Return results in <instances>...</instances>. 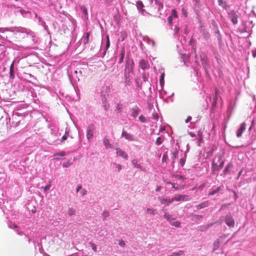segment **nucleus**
I'll return each mask as SVG.
<instances>
[{
  "instance_id": "nucleus-42",
  "label": "nucleus",
  "mask_w": 256,
  "mask_h": 256,
  "mask_svg": "<svg viewBox=\"0 0 256 256\" xmlns=\"http://www.w3.org/2000/svg\"><path fill=\"white\" fill-rule=\"evenodd\" d=\"M103 216L104 217V218H106L108 216H109V212L108 211H104V212H103Z\"/></svg>"
},
{
  "instance_id": "nucleus-29",
  "label": "nucleus",
  "mask_w": 256,
  "mask_h": 256,
  "mask_svg": "<svg viewBox=\"0 0 256 256\" xmlns=\"http://www.w3.org/2000/svg\"><path fill=\"white\" fill-rule=\"evenodd\" d=\"M110 38H109V36L108 35L106 36V50H107L108 48L110 47Z\"/></svg>"
},
{
  "instance_id": "nucleus-31",
  "label": "nucleus",
  "mask_w": 256,
  "mask_h": 256,
  "mask_svg": "<svg viewBox=\"0 0 256 256\" xmlns=\"http://www.w3.org/2000/svg\"><path fill=\"white\" fill-rule=\"evenodd\" d=\"M218 1L220 6L223 8L226 6V2L223 0H218Z\"/></svg>"
},
{
  "instance_id": "nucleus-25",
  "label": "nucleus",
  "mask_w": 256,
  "mask_h": 256,
  "mask_svg": "<svg viewBox=\"0 0 256 256\" xmlns=\"http://www.w3.org/2000/svg\"><path fill=\"white\" fill-rule=\"evenodd\" d=\"M76 213L75 210L72 208H69L68 214L70 216H72L74 215Z\"/></svg>"
},
{
  "instance_id": "nucleus-5",
  "label": "nucleus",
  "mask_w": 256,
  "mask_h": 256,
  "mask_svg": "<svg viewBox=\"0 0 256 256\" xmlns=\"http://www.w3.org/2000/svg\"><path fill=\"white\" fill-rule=\"evenodd\" d=\"M116 152L118 156H122L126 160L128 158V154L120 148H116Z\"/></svg>"
},
{
  "instance_id": "nucleus-35",
  "label": "nucleus",
  "mask_w": 256,
  "mask_h": 256,
  "mask_svg": "<svg viewBox=\"0 0 256 256\" xmlns=\"http://www.w3.org/2000/svg\"><path fill=\"white\" fill-rule=\"evenodd\" d=\"M137 6L138 8H142L144 7V4L142 1H138L137 2Z\"/></svg>"
},
{
  "instance_id": "nucleus-36",
  "label": "nucleus",
  "mask_w": 256,
  "mask_h": 256,
  "mask_svg": "<svg viewBox=\"0 0 256 256\" xmlns=\"http://www.w3.org/2000/svg\"><path fill=\"white\" fill-rule=\"evenodd\" d=\"M68 132H66L65 135L62 136V142H64V140H66L67 139V138H68L67 135H68Z\"/></svg>"
},
{
  "instance_id": "nucleus-63",
  "label": "nucleus",
  "mask_w": 256,
  "mask_h": 256,
  "mask_svg": "<svg viewBox=\"0 0 256 256\" xmlns=\"http://www.w3.org/2000/svg\"><path fill=\"white\" fill-rule=\"evenodd\" d=\"M154 117H155L156 119H158V114H156V116H154Z\"/></svg>"
},
{
  "instance_id": "nucleus-43",
  "label": "nucleus",
  "mask_w": 256,
  "mask_h": 256,
  "mask_svg": "<svg viewBox=\"0 0 256 256\" xmlns=\"http://www.w3.org/2000/svg\"><path fill=\"white\" fill-rule=\"evenodd\" d=\"M172 14L173 16H174L175 18L177 17V13H176V10L173 9L172 10Z\"/></svg>"
},
{
  "instance_id": "nucleus-1",
  "label": "nucleus",
  "mask_w": 256,
  "mask_h": 256,
  "mask_svg": "<svg viewBox=\"0 0 256 256\" xmlns=\"http://www.w3.org/2000/svg\"><path fill=\"white\" fill-rule=\"evenodd\" d=\"M173 202L176 201H184L188 200H190L189 196L185 194H178L172 198Z\"/></svg>"
},
{
  "instance_id": "nucleus-46",
  "label": "nucleus",
  "mask_w": 256,
  "mask_h": 256,
  "mask_svg": "<svg viewBox=\"0 0 256 256\" xmlns=\"http://www.w3.org/2000/svg\"><path fill=\"white\" fill-rule=\"evenodd\" d=\"M192 116H188L187 118L185 120V122L188 123L192 120Z\"/></svg>"
},
{
  "instance_id": "nucleus-18",
  "label": "nucleus",
  "mask_w": 256,
  "mask_h": 256,
  "mask_svg": "<svg viewBox=\"0 0 256 256\" xmlns=\"http://www.w3.org/2000/svg\"><path fill=\"white\" fill-rule=\"evenodd\" d=\"M132 163L134 166V167L140 168V170H142V166L140 164H138V161L136 160H132Z\"/></svg>"
},
{
  "instance_id": "nucleus-13",
  "label": "nucleus",
  "mask_w": 256,
  "mask_h": 256,
  "mask_svg": "<svg viewBox=\"0 0 256 256\" xmlns=\"http://www.w3.org/2000/svg\"><path fill=\"white\" fill-rule=\"evenodd\" d=\"M233 167V165L230 163L228 164L226 166L224 170V174H226L228 172H230V170Z\"/></svg>"
},
{
  "instance_id": "nucleus-41",
  "label": "nucleus",
  "mask_w": 256,
  "mask_h": 256,
  "mask_svg": "<svg viewBox=\"0 0 256 256\" xmlns=\"http://www.w3.org/2000/svg\"><path fill=\"white\" fill-rule=\"evenodd\" d=\"M119 245L122 247H124L125 246V242L123 240H120L119 242Z\"/></svg>"
},
{
  "instance_id": "nucleus-49",
  "label": "nucleus",
  "mask_w": 256,
  "mask_h": 256,
  "mask_svg": "<svg viewBox=\"0 0 256 256\" xmlns=\"http://www.w3.org/2000/svg\"><path fill=\"white\" fill-rule=\"evenodd\" d=\"M176 178H177L178 180H183L184 179V177L180 175H177L176 176Z\"/></svg>"
},
{
  "instance_id": "nucleus-3",
  "label": "nucleus",
  "mask_w": 256,
  "mask_h": 256,
  "mask_svg": "<svg viewBox=\"0 0 256 256\" xmlns=\"http://www.w3.org/2000/svg\"><path fill=\"white\" fill-rule=\"evenodd\" d=\"M94 125L92 124H91L90 125L87 130V138L88 140H90L91 138L93 136V133H94Z\"/></svg>"
},
{
  "instance_id": "nucleus-24",
  "label": "nucleus",
  "mask_w": 256,
  "mask_h": 256,
  "mask_svg": "<svg viewBox=\"0 0 256 256\" xmlns=\"http://www.w3.org/2000/svg\"><path fill=\"white\" fill-rule=\"evenodd\" d=\"M89 36H90V33L86 32V36L84 38V44H86L88 42L89 40Z\"/></svg>"
},
{
  "instance_id": "nucleus-50",
  "label": "nucleus",
  "mask_w": 256,
  "mask_h": 256,
  "mask_svg": "<svg viewBox=\"0 0 256 256\" xmlns=\"http://www.w3.org/2000/svg\"><path fill=\"white\" fill-rule=\"evenodd\" d=\"M128 70V72H130V71H132V68H128V65H127V66H126V70Z\"/></svg>"
},
{
  "instance_id": "nucleus-57",
  "label": "nucleus",
  "mask_w": 256,
  "mask_h": 256,
  "mask_svg": "<svg viewBox=\"0 0 256 256\" xmlns=\"http://www.w3.org/2000/svg\"><path fill=\"white\" fill-rule=\"evenodd\" d=\"M212 168H214V166H216V164H215L214 162H212Z\"/></svg>"
},
{
  "instance_id": "nucleus-6",
  "label": "nucleus",
  "mask_w": 256,
  "mask_h": 256,
  "mask_svg": "<svg viewBox=\"0 0 256 256\" xmlns=\"http://www.w3.org/2000/svg\"><path fill=\"white\" fill-rule=\"evenodd\" d=\"M246 124L245 122H243L241 124L240 128L238 130L236 136L240 137L243 132L246 130Z\"/></svg>"
},
{
  "instance_id": "nucleus-23",
  "label": "nucleus",
  "mask_w": 256,
  "mask_h": 256,
  "mask_svg": "<svg viewBox=\"0 0 256 256\" xmlns=\"http://www.w3.org/2000/svg\"><path fill=\"white\" fill-rule=\"evenodd\" d=\"M146 212L152 215H154L156 214V210L148 208L146 209Z\"/></svg>"
},
{
  "instance_id": "nucleus-62",
  "label": "nucleus",
  "mask_w": 256,
  "mask_h": 256,
  "mask_svg": "<svg viewBox=\"0 0 256 256\" xmlns=\"http://www.w3.org/2000/svg\"><path fill=\"white\" fill-rule=\"evenodd\" d=\"M13 227H14V228H18V226H17L16 224H14V225H13Z\"/></svg>"
},
{
  "instance_id": "nucleus-58",
  "label": "nucleus",
  "mask_w": 256,
  "mask_h": 256,
  "mask_svg": "<svg viewBox=\"0 0 256 256\" xmlns=\"http://www.w3.org/2000/svg\"><path fill=\"white\" fill-rule=\"evenodd\" d=\"M223 164H224V162H222L220 166V168H222L223 166Z\"/></svg>"
},
{
  "instance_id": "nucleus-2",
  "label": "nucleus",
  "mask_w": 256,
  "mask_h": 256,
  "mask_svg": "<svg viewBox=\"0 0 256 256\" xmlns=\"http://www.w3.org/2000/svg\"><path fill=\"white\" fill-rule=\"evenodd\" d=\"M102 100L103 102L104 107L105 110L108 111L110 108V105L108 102L106 94H104V92H100Z\"/></svg>"
},
{
  "instance_id": "nucleus-39",
  "label": "nucleus",
  "mask_w": 256,
  "mask_h": 256,
  "mask_svg": "<svg viewBox=\"0 0 256 256\" xmlns=\"http://www.w3.org/2000/svg\"><path fill=\"white\" fill-rule=\"evenodd\" d=\"M139 119L142 122H146V118L142 115L139 117Z\"/></svg>"
},
{
  "instance_id": "nucleus-52",
  "label": "nucleus",
  "mask_w": 256,
  "mask_h": 256,
  "mask_svg": "<svg viewBox=\"0 0 256 256\" xmlns=\"http://www.w3.org/2000/svg\"><path fill=\"white\" fill-rule=\"evenodd\" d=\"M180 164L182 165V166H184V162L182 158L180 159Z\"/></svg>"
},
{
  "instance_id": "nucleus-55",
  "label": "nucleus",
  "mask_w": 256,
  "mask_h": 256,
  "mask_svg": "<svg viewBox=\"0 0 256 256\" xmlns=\"http://www.w3.org/2000/svg\"><path fill=\"white\" fill-rule=\"evenodd\" d=\"M198 136H200V140H202V133L200 132H198Z\"/></svg>"
},
{
  "instance_id": "nucleus-56",
  "label": "nucleus",
  "mask_w": 256,
  "mask_h": 256,
  "mask_svg": "<svg viewBox=\"0 0 256 256\" xmlns=\"http://www.w3.org/2000/svg\"><path fill=\"white\" fill-rule=\"evenodd\" d=\"M160 189H161V186H158V188L156 189V192L160 191Z\"/></svg>"
},
{
  "instance_id": "nucleus-32",
  "label": "nucleus",
  "mask_w": 256,
  "mask_h": 256,
  "mask_svg": "<svg viewBox=\"0 0 256 256\" xmlns=\"http://www.w3.org/2000/svg\"><path fill=\"white\" fill-rule=\"evenodd\" d=\"M155 3H156V4L158 5V6H159L158 8H159V9H160V8H162V7H163V4H162L160 2V0H155Z\"/></svg>"
},
{
  "instance_id": "nucleus-14",
  "label": "nucleus",
  "mask_w": 256,
  "mask_h": 256,
  "mask_svg": "<svg viewBox=\"0 0 256 256\" xmlns=\"http://www.w3.org/2000/svg\"><path fill=\"white\" fill-rule=\"evenodd\" d=\"M140 110L138 108H132V116L136 118L139 114Z\"/></svg>"
},
{
  "instance_id": "nucleus-4",
  "label": "nucleus",
  "mask_w": 256,
  "mask_h": 256,
  "mask_svg": "<svg viewBox=\"0 0 256 256\" xmlns=\"http://www.w3.org/2000/svg\"><path fill=\"white\" fill-rule=\"evenodd\" d=\"M225 222L226 224L230 227L233 228L234 226V221L231 216H226Z\"/></svg>"
},
{
  "instance_id": "nucleus-28",
  "label": "nucleus",
  "mask_w": 256,
  "mask_h": 256,
  "mask_svg": "<svg viewBox=\"0 0 256 256\" xmlns=\"http://www.w3.org/2000/svg\"><path fill=\"white\" fill-rule=\"evenodd\" d=\"M90 244L91 246L92 250L94 252H96V250H97V248H96V244H94V243L92 242H90Z\"/></svg>"
},
{
  "instance_id": "nucleus-21",
  "label": "nucleus",
  "mask_w": 256,
  "mask_h": 256,
  "mask_svg": "<svg viewBox=\"0 0 256 256\" xmlns=\"http://www.w3.org/2000/svg\"><path fill=\"white\" fill-rule=\"evenodd\" d=\"M218 90H215V97L214 98L213 102H212V106H214L216 105V100H217V94H218Z\"/></svg>"
},
{
  "instance_id": "nucleus-45",
  "label": "nucleus",
  "mask_w": 256,
  "mask_h": 256,
  "mask_svg": "<svg viewBox=\"0 0 256 256\" xmlns=\"http://www.w3.org/2000/svg\"><path fill=\"white\" fill-rule=\"evenodd\" d=\"M204 36L205 38H208L210 37L209 34L207 32L204 33Z\"/></svg>"
},
{
  "instance_id": "nucleus-15",
  "label": "nucleus",
  "mask_w": 256,
  "mask_h": 256,
  "mask_svg": "<svg viewBox=\"0 0 256 256\" xmlns=\"http://www.w3.org/2000/svg\"><path fill=\"white\" fill-rule=\"evenodd\" d=\"M171 225L174 226L176 227H180V222L175 220L174 218H172V220L170 222Z\"/></svg>"
},
{
  "instance_id": "nucleus-12",
  "label": "nucleus",
  "mask_w": 256,
  "mask_h": 256,
  "mask_svg": "<svg viewBox=\"0 0 256 256\" xmlns=\"http://www.w3.org/2000/svg\"><path fill=\"white\" fill-rule=\"evenodd\" d=\"M231 21L234 24H236L238 22V16L235 14H232L230 16Z\"/></svg>"
},
{
  "instance_id": "nucleus-10",
  "label": "nucleus",
  "mask_w": 256,
  "mask_h": 256,
  "mask_svg": "<svg viewBox=\"0 0 256 256\" xmlns=\"http://www.w3.org/2000/svg\"><path fill=\"white\" fill-rule=\"evenodd\" d=\"M208 204H209L208 201H206V202H202L200 203V204L197 205L196 206V208L198 210L202 209V208H204L208 206Z\"/></svg>"
},
{
  "instance_id": "nucleus-33",
  "label": "nucleus",
  "mask_w": 256,
  "mask_h": 256,
  "mask_svg": "<svg viewBox=\"0 0 256 256\" xmlns=\"http://www.w3.org/2000/svg\"><path fill=\"white\" fill-rule=\"evenodd\" d=\"M122 108V104H118L116 106V110L119 112H121Z\"/></svg>"
},
{
  "instance_id": "nucleus-22",
  "label": "nucleus",
  "mask_w": 256,
  "mask_h": 256,
  "mask_svg": "<svg viewBox=\"0 0 256 256\" xmlns=\"http://www.w3.org/2000/svg\"><path fill=\"white\" fill-rule=\"evenodd\" d=\"M164 74L162 73L160 75V83L161 86H162L164 84Z\"/></svg>"
},
{
  "instance_id": "nucleus-44",
  "label": "nucleus",
  "mask_w": 256,
  "mask_h": 256,
  "mask_svg": "<svg viewBox=\"0 0 256 256\" xmlns=\"http://www.w3.org/2000/svg\"><path fill=\"white\" fill-rule=\"evenodd\" d=\"M218 244H219L218 241H217V242H214V250H216L218 247Z\"/></svg>"
},
{
  "instance_id": "nucleus-9",
  "label": "nucleus",
  "mask_w": 256,
  "mask_h": 256,
  "mask_svg": "<svg viewBox=\"0 0 256 256\" xmlns=\"http://www.w3.org/2000/svg\"><path fill=\"white\" fill-rule=\"evenodd\" d=\"M162 204H166V205H168L170 204L173 202L172 198L171 199H167L164 198H158Z\"/></svg>"
},
{
  "instance_id": "nucleus-16",
  "label": "nucleus",
  "mask_w": 256,
  "mask_h": 256,
  "mask_svg": "<svg viewBox=\"0 0 256 256\" xmlns=\"http://www.w3.org/2000/svg\"><path fill=\"white\" fill-rule=\"evenodd\" d=\"M104 92V94H108L110 92V86H106L102 88V90L101 92Z\"/></svg>"
},
{
  "instance_id": "nucleus-54",
  "label": "nucleus",
  "mask_w": 256,
  "mask_h": 256,
  "mask_svg": "<svg viewBox=\"0 0 256 256\" xmlns=\"http://www.w3.org/2000/svg\"><path fill=\"white\" fill-rule=\"evenodd\" d=\"M190 135L192 138H194V136H196V134H195L194 133L192 132H190Z\"/></svg>"
},
{
  "instance_id": "nucleus-47",
  "label": "nucleus",
  "mask_w": 256,
  "mask_h": 256,
  "mask_svg": "<svg viewBox=\"0 0 256 256\" xmlns=\"http://www.w3.org/2000/svg\"><path fill=\"white\" fill-rule=\"evenodd\" d=\"M252 54L254 58H256V49L252 51Z\"/></svg>"
},
{
  "instance_id": "nucleus-26",
  "label": "nucleus",
  "mask_w": 256,
  "mask_h": 256,
  "mask_svg": "<svg viewBox=\"0 0 256 256\" xmlns=\"http://www.w3.org/2000/svg\"><path fill=\"white\" fill-rule=\"evenodd\" d=\"M220 188H221V187H220V186L218 187L216 190L211 192L209 194V195H214V194H216V193H218V192H220Z\"/></svg>"
},
{
  "instance_id": "nucleus-27",
  "label": "nucleus",
  "mask_w": 256,
  "mask_h": 256,
  "mask_svg": "<svg viewBox=\"0 0 256 256\" xmlns=\"http://www.w3.org/2000/svg\"><path fill=\"white\" fill-rule=\"evenodd\" d=\"M163 142V139L161 137H158L156 140V144L157 145H160Z\"/></svg>"
},
{
  "instance_id": "nucleus-59",
  "label": "nucleus",
  "mask_w": 256,
  "mask_h": 256,
  "mask_svg": "<svg viewBox=\"0 0 256 256\" xmlns=\"http://www.w3.org/2000/svg\"><path fill=\"white\" fill-rule=\"evenodd\" d=\"M62 166H63L64 167H67V166H68V165H67L66 163H64V164H62Z\"/></svg>"
},
{
  "instance_id": "nucleus-7",
  "label": "nucleus",
  "mask_w": 256,
  "mask_h": 256,
  "mask_svg": "<svg viewBox=\"0 0 256 256\" xmlns=\"http://www.w3.org/2000/svg\"><path fill=\"white\" fill-rule=\"evenodd\" d=\"M140 66L142 70H146L148 68L149 65L148 62L144 60H140Z\"/></svg>"
},
{
  "instance_id": "nucleus-51",
  "label": "nucleus",
  "mask_w": 256,
  "mask_h": 256,
  "mask_svg": "<svg viewBox=\"0 0 256 256\" xmlns=\"http://www.w3.org/2000/svg\"><path fill=\"white\" fill-rule=\"evenodd\" d=\"M87 192L86 190H82L81 192V194L82 196H84L86 194Z\"/></svg>"
},
{
  "instance_id": "nucleus-61",
  "label": "nucleus",
  "mask_w": 256,
  "mask_h": 256,
  "mask_svg": "<svg viewBox=\"0 0 256 256\" xmlns=\"http://www.w3.org/2000/svg\"><path fill=\"white\" fill-rule=\"evenodd\" d=\"M136 82L137 84V86L139 87L140 86L139 83H138V82L137 80H136Z\"/></svg>"
},
{
  "instance_id": "nucleus-60",
  "label": "nucleus",
  "mask_w": 256,
  "mask_h": 256,
  "mask_svg": "<svg viewBox=\"0 0 256 256\" xmlns=\"http://www.w3.org/2000/svg\"><path fill=\"white\" fill-rule=\"evenodd\" d=\"M171 20H172V17L170 16L168 18V20L170 22H171Z\"/></svg>"
},
{
  "instance_id": "nucleus-11",
  "label": "nucleus",
  "mask_w": 256,
  "mask_h": 256,
  "mask_svg": "<svg viewBox=\"0 0 256 256\" xmlns=\"http://www.w3.org/2000/svg\"><path fill=\"white\" fill-rule=\"evenodd\" d=\"M14 77V62H13L11 64L10 68V78L12 79H13Z\"/></svg>"
},
{
  "instance_id": "nucleus-38",
  "label": "nucleus",
  "mask_w": 256,
  "mask_h": 256,
  "mask_svg": "<svg viewBox=\"0 0 256 256\" xmlns=\"http://www.w3.org/2000/svg\"><path fill=\"white\" fill-rule=\"evenodd\" d=\"M51 184H50V182L44 188V192H46L47 190H49L50 188L51 187Z\"/></svg>"
},
{
  "instance_id": "nucleus-34",
  "label": "nucleus",
  "mask_w": 256,
  "mask_h": 256,
  "mask_svg": "<svg viewBox=\"0 0 256 256\" xmlns=\"http://www.w3.org/2000/svg\"><path fill=\"white\" fill-rule=\"evenodd\" d=\"M124 52H122L120 53V58L119 63H122L123 62L124 58Z\"/></svg>"
},
{
  "instance_id": "nucleus-37",
  "label": "nucleus",
  "mask_w": 256,
  "mask_h": 256,
  "mask_svg": "<svg viewBox=\"0 0 256 256\" xmlns=\"http://www.w3.org/2000/svg\"><path fill=\"white\" fill-rule=\"evenodd\" d=\"M80 9L82 10V12L85 14V15H87L88 14V12H87V10H86V8L84 7V6H82L80 8Z\"/></svg>"
},
{
  "instance_id": "nucleus-20",
  "label": "nucleus",
  "mask_w": 256,
  "mask_h": 256,
  "mask_svg": "<svg viewBox=\"0 0 256 256\" xmlns=\"http://www.w3.org/2000/svg\"><path fill=\"white\" fill-rule=\"evenodd\" d=\"M104 144L107 148H110L111 146L109 140L106 138H104Z\"/></svg>"
},
{
  "instance_id": "nucleus-40",
  "label": "nucleus",
  "mask_w": 256,
  "mask_h": 256,
  "mask_svg": "<svg viewBox=\"0 0 256 256\" xmlns=\"http://www.w3.org/2000/svg\"><path fill=\"white\" fill-rule=\"evenodd\" d=\"M66 155V154L64 152H60L56 154L54 156H64Z\"/></svg>"
},
{
  "instance_id": "nucleus-8",
  "label": "nucleus",
  "mask_w": 256,
  "mask_h": 256,
  "mask_svg": "<svg viewBox=\"0 0 256 256\" xmlns=\"http://www.w3.org/2000/svg\"><path fill=\"white\" fill-rule=\"evenodd\" d=\"M122 136L125 138L126 139L130 141L134 140V136L128 134L126 132L123 131L122 132Z\"/></svg>"
},
{
  "instance_id": "nucleus-19",
  "label": "nucleus",
  "mask_w": 256,
  "mask_h": 256,
  "mask_svg": "<svg viewBox=\"0 0 256 256\" xmlns=\"http://www.w3.org/2000/svg\"><path fill=\"white\" fill-rule=\"evenodd\" d=\"M167 184H171L172 186V188H174L175 190H179L184 188V186H182L180 185L177 186L176 187H175V184L171 182H168Z\"/></svg>"
},
{
  "instance_id": "nucleus-17",
  "label": "nucleus",
  "mask_w": 256,
  "mask_h": 256,
  "mask_svg": "<svg viewBox=\"0 0 256 256\" xmlns=\"http://www.w3.org/2000/svg\"><path fill=\"white\" fill-rule=\"evenodd\" d=\"M184 253L183 250H180L178 252H173L172 254L169 255L168 256H181Z\"/></svg>"
},
{
  "instance_id": "nucleus-48",
  "label": "nucleus",
  "mask_w": 256,
  "mask_h": 256,
  "mask_svg": "<svg viewBox=\"0 0 256 256\" xmlns=\"http://www.w3.org/2000/svg\"><path fill=\"white\" fill-rule=\"evenodd\" d=\"M116 167L118 168V170L120 171L122 169V166L120 164H116Z\"/></svg>"
},
{
  "instance_id": "nucleus-30",
  "label": "nucleus",
  "mask_w": 256,
  "mask_h": 256,
  "mask_svg": "<svg viewBox=\"0 0 256 256\" xmlns=\"http://www.w3.org/2000/svg\"><path fill=\"white\" fill-rule=\"evenodd\" d=\"M164 217L169 222H170L172 220V216L168 214H165L164 215Z\"/></svg>"
},
{
  "instance_id": "nucleus-53",
  "label": "nucleus",
  "mask_w": 256,
  "mask_h": 256,
  "mask_svg": "<svg viewBox=\"0 0 256 256\" xmlns=\"http://www.w3.org/2000/svg\"><path fill=\"white\" fill-rule=\"evenodd\" d=\"M82 186L79 185L76 188V192H78L80 189H82Z\"/></svg>"
},
{
  "instance_id": "nucleus-64",
  "label": "nucleus",
  "mask_w": 256,
  "mask_h": 256,
  "mask_svg": "<svg viewBox=\"0 0 256 256\" xmlns=\"http://www.w3.org/2000/svg\"><path fill=\"white\" fill-rule=\"evenodd\" d=\"M164 160H166V159L164 158V156L162 158V161H164Z\"/></svg>"
}]
</instances>
